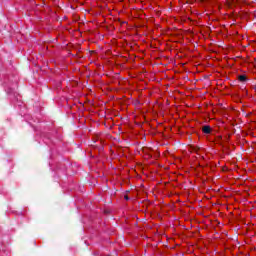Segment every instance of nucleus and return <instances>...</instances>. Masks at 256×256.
Instances as JSON below:
<instances>
[{
  "label": "nucleus",
  "instance_id": "obj_1",
  "mask_svg": "<svg viewBox=\"0 0 256 256\" xmlns=\"http://www.w3.org/2000/svg\"><path fill=\"white\" fill-rule=\"evenodd\" d=\"M226 5L230 9H233V7H237V5H239V0H227Z\"/></svg>",
  "mask_w": 256,
  "mask_h": 256
},
{
  "label": "nucleus",
  "instance_id": "obj_2",
  "mask_svg": "<svg viewBox=\"0 0 256 256\" xmlns=\"http://www.w3.org/2000/svg\"><path fill=\"white\" fill-rule=\"evenodd\" d=\"M203 133L209 134L211 133V126H204L202 128Z\"/></svg>",
  "mask_w": 256,
  "mask_h": 256
},
{
  "label": "nucleus",
  "instance_id": "obj_3",
  "mask_svg": "<svg viewBox=\"0 0 256 256\" xmlns=\"http://www.w3.org/2000/svg\"><path fill=\"white\" fill-rule=\"evenodd\" d=\"M239 81H247V77L245 75L239 76Z\"/></svg>",
  "mask_w": 256,
  "mask_h": 256
},
{
  "label": "nucleus",
  "instance_id": "obj_4",
  "mask_svg": "<svg viewBox=\"0 0 256 256\" xmlns=\"http://www.w3.org/2000/svg\"><path fill=\"white\" fill-rule=\"evenodd\" d=\"M207 5L213 6V0H204Z\"/></svg>",
  "mask_w": 256,
  "mask_h": 256
},
{
  "label": "nucleus",
  "instance_id": "obj_5",
  "mask_svg": "<svg viewBox=\"0 0 256 256\" xmlns=\"http://www.w3.org/2000/svg\"><path fill=\"white\" fill-rule=\"evenodd\" d=\"M126 201H129V196H125Z\"/></svg>",
  "mask_w": 256,
  "mask_h": 256
}]
</instances>
